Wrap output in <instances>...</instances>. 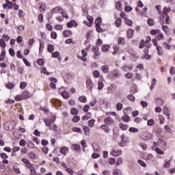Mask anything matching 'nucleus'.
Segmentation results:
<instances>
[{"instance_id":"1","label":"nucleus","mask_w":175,"mask_h":175,"mask_svg":"<svg viewBox=\"0 0 175 175\" xmlns=\"http://www.w3.org/2000/svg\"><path fill=\"white\" fill-rule=\"evenodd\" d=\"M29 98H32V94H30L29 92L24 90L21 94H18L15 96V100L20 102L24 100V99H29Z\"/></svg>"},{"instance_id":"2","label":"nucleus","mask_w":175,"mask_h":175,"mask_svg":"<svg viewBox=\"0 0 175 175\" xmlns=\"http://www.w3.org/2000/svg\"><path fill=\"white\" fill-rule=\"evenodd\" d=\"M172 9L170 8V7H164L163 9V18L165 17V24H167V25L170 24V16L167 13H170Z\"/></svg>"},{"instance_id":"3","label":"nucleus","mask_w":175,"mask_h":175,"mask_svg":"<svg viewBox=\"0 0 175 175\" xmlns=\"http://www.w3.org/2000/svg\"><path fill=\"white\" fill-rule=\"evenodd\" d=\"M92 51L94 54V56L93 57V58H94V59H98V57L100 55V52L99 51V47H98V46H93L92 47Z\"/></svg>"},{"instance_id":"4","label":"nucleus","mask_w":175,"mask_h":175,"mask_svg":"<svg viewBox=\"0 0 175 175\" xmlns=\"http://www.w3.org/2000/svg\"><path fill=\"white\" fill-rule=\"evenodd\" d=\"M44 122L45 123L46 126H50V125H52L55 122V116H51L50 119H44Z\"/></svg>"},{"instance_id":"5","label":"nucleus","mask_w":175,"mask_h":175,"mask_svg":"<svg viewBox=\"0 0 175 175\" xmlns=\"http://www.w3.org/2000/svg\"><path fill=\"white\" fill-rule=\"evenodd\" d=\"M63 10L62 7L57 6L51 10V14H62Z\"/></svg>"},{"instance_id":"6","label":"nucleus","mask_w":175,"mask_h":175,"mask_svg":"<svg viewBox=\"0 0 175 175\" xmlns=\"http://www.w3.org/2000/svg\"><path fill=\"white\" fill-rule=\"evenodd\" d=\"M61 14L62 16H59L55 17V20H57V21L62 23V21H64V18L66 19L69 18V16H68V14H66V12H64V10Z\"/></svg>"},{"instance_id":"7","label":"nucleus","mask_w":175,"mask_h":175,"mask_svg":"<svg viewBox=\"0 0 175 175\" xmlns=\"http://www.w3.org/2000/svg\"><path fill=\"white\" fill-rule=\"evenodd\" d=\"M51 103L54 105L56 107H61L62 106V101L57 98H52L51 99Z\"/></svg>"},{"instance_id":"8","label":"nucleus","mask_w":175,"mask_h":175,"mask_svg":"<svg viewBox=\"0 0 175 175\" xmlns=\"http://www.w3.org/2000/svg\"><path fill=\"white\" fill-rule=\"evenodd\" d=\"M4 128L6 131H13L14 129V124L13 122L9 121L5 124Z\"/></svg>"},{"instance_id":"9","label":"nucleus","mask_w":175,"mask_h":175,"mask_svg":"<svg viewBox=\"0 0 175 175\" xmlns=\"http://www.w3.org/2000/svg\"><path fill=\"white\" fill-rule=\"evenodd\" d=\"M121 142H122L118 144L119 147H124V146H125V144H126L129 141L128 140V138L125 137V135L123 134L121 135Z\"/></svg>"},{"instance_id":"10","label":"nucleus","mask_w":175,"mask_h":175,"mask_svg":"<svg viewBox=\"0 0 175 175\" xmlns=\"http://www.w3.org/2000/svg\"><path fill=\"white\" fill-rule=\"evenodd\" d=\"M81 54H82V56H79V55L77 56L79 59H81V61H83V62H87V57H85L88 55V53H87L85 50L83 49L81 51Z\"/></svg>"},{"instance_id":"11","label":"nucleus","mask_w":175,"mask_h":175,"mask_svg":"<svg viewBox=\"0 0 175 175\" xmlns=\"http://www.w3.org/2000/svg\"><path fill=\"white\" fill-rule=\"evenodd\" d=\"M59 94H60V95H62V98H64V99H69L70 94H69V92H68V91L66 90H64L62 92H61V89L59 90Z\"/></svg>"},{"instance_id":"12","label":"nucleus","mask_w":175,"mask_h":175,"mask_svg":"<svg viewBox=\"0 0 175 175\" xmlns=\"http://www.w3.org/2000/svg\"><path fill=\"white\" fill-rule=\"evenodd\" d=\"M86 86L88 90L92 91V89L94 88V82H92V79H88L86 80Z\"/></svg>"},{"instance_id":"13","label":"nucleus","mask_w":175,"mask_h":175,"mask_svg":"<svg viewBox=\"0 0 175 175\" xmlns=\"http://www.w3.org/2000/svg\"><path fill=\"white\" fill-rule=\"evenodd\" d=\"M104 122L105 125H113L114 124V120L111 117H106L104 119Z\"/></svg>"},{"instance_id":"14","label":"nucleus","mask_w":175,"mask_h":175,"mask_svg":"<svg viewBox=\"0 0 175 175\" xmlns=\"http://www.w3.org/2000/svg\"><path fill=\"white\" fill-rule=\"evenodd\" d=\"M142 139L143 140H150V139H152V134L150 133H144L142 135Z\"/></svg>"},{"instance_id":"15","label":"nucleus","mask_w":175,"mask_h":175,"mask_svg":"<svg viewBox=\"0 0 175 175\" xmlns=\"http://www.w3.org/2000/svg\"><path fill=\"white\" fill-rule=\"evenodd\" d=\"M77 25H79V24H77V22H76L75 20H71L66 24V27H68V28H73V27H76Z\"/></svg>"},{"instance_id":"16","label":"nucleus","mask_w":175,"mask_h":175,"mask_svg":"<svg viewBox=\"0 0 175 175\" xmlns=\"http://www.w3.org/2000/svg\"><path fill=\"white\" fill-rule=\"evenodd\" d=\"M92 73L94 79L98 78L100 80H103V76L100 75V72L98 70H94Z\"/></svg>"},{"instance_id":"17","label":"nucleus","mask_w":175,"mask_h":175,"mask_svg":"<svg viewBox=\"0 0 175 175\" xmlns=\"http://www.w3.org/2000/svg\"><path fill=\"white\" fill-rule=\"evenodd\" d=\"M163 114H165V116H167V120H170V111L169 110V108L167 107V106H165L163 107Z\"/></svg>"},{"instance_id":"18","label":"nucleus","mask_w":175,"mask_h":175,"mask_svg":"<svg viewBox=\"0 0 175 175\" xmlns=\"http://www.w3.org/2000/svg\"><path fill=\"white\" fill-rule=\"evenodd\" d=\"M133 35H135V30L132 29H129L126 31V36L129 39H132L133 38Z\"/></svg>"},{"instance_id":"19","label":"nucleus","mask_w":175,"mask_h":175,"mask_svg":"<svg viewBox=\"0 0 175 175\" xmlns=\"http://www.w3.org/2000/svg\"><path fill=\"white\" fill-rule=\"evenodd\" d=\"M83 129L86 136H90V135H91V129H90V127H88V126H83Z\"/></svg>"},{"instance_id":"20","label":"nucleus","mask_w":175,"mask_h":175,"mask_svg":"<svg viewBox=\"0 0 175 175\" xmlns=\"http://www.w3.org/2000/svg\"><path fill=\"white\" fill-rule=\"evenodd\" d=\"M122 154V150H112L111 152V154L112 157H118V155H121Z\"/></svg>"},{"instance_id":"21","label":"nucleus","mask_w":175,"mask_h":175,"mask_svg":"<svg viewBox=\"0 0 175 175\" xmlns=\"http://www.w3.org/2000/svg\"><path fill=\"white\" fill-rule=\"evenodd\" d=\"M115 25L117 28H120L121 25H122V19H121V18H116Z\"/></svg>"},{"instance_id":"22","label":"nucleus","mask_w":175,"mask_h":175,"mask_svg":"<svg viewBox=\"0 0 175 175\" xmlns=\"http://www.w3.org/2000/svg\"><path fill=\"white\" fill-rule=\"evenodd\" d=\"M21 162H23V163H24L25 165V167H27L32 164L31 163V161H29V160H28V159H25V158H22Z\"/></svg>"},{"instance_id":"23","label":"nucleus","mask_w":175,"mask_h":175,"mask_svg":"<svg viewBox=\"0 0 175 175\" xmlns=\"http://www.w3.org/2000/svg\"><path fill=\"white\" fill-rule=\"evenodd\" d=\"M102 80L103 81H105V79L103 78V79H100L98 81V90H101L103 89V88L105 87V84L103 83V81H102Z\"/></svg>"},{"instance_id":"24","label":"nucleus","mask_w":175,"mask_h":175,"mask_svg":"<svg viewBox=\"0 0 175 175\" xmlns=\"http://www.w3.org/2000/svg\"><path fill=\"white\" fill-rule=\"evenodd\" d=\"M62 35L64 38H69L72 36V31L65 30L64 31H63Z\"/></svg>"},{"instance_id":"25","label":"nucleus","mask_w":175,"mask_h":175,"mask_svg":"<svg viewBox=\"0 0 175 175\" xmlns=\"http://www.w3.org/2000/svg\"><path fill=\"white\" fill-rule=\"evenodd\" d=\"M109 50H110V45L109 44H104L101 47V51H103V53H107Z\"/></svg>"},{"instance_id":"26","label":"nucleus","mask_w":175,"mask_h":175,"mask_svg":"<svg viewBox=\"0 0 175 175\" xmlns=\"http://www.w3.org/2000/svg\"><path fill=\"white\" fill-rule=\"evenodd\" d=\"M117 42H118V44H121V46H124V44L126 43V41L122 37H119L117 40Z\"/></svg>"},{"instance_id":"27","label":"nucleus","mask_w":175,"mask_h":175,"mask_svg":"<svg viewBox=\"0 0 175 175\" xmlns=\"http://www.w3.org/2000/svg\"><path fill=\"white\" fill-rule=\"evenodd\" d=\"M100 129H103L105 133H109L110 132V128L106 124H103L100 126Z\"/></svg>"},{"instance_id":"28","label":"nucleus","mask_w":175,"mask_h":175,"mask_svg":"<svg viewBox=\"0 0 175 175\" xmlns=\"http://www.w3.org/2000/svg\"><path fill=\"white\" fill-rule=\"evenodd\" d=\"M60 152L64 155H66V154L69 152V148H68V147L63 146L62 148H60Z\"/></svg>"},{"instance_id":"29","label":"nucleus","mask_w":175,"mask_h":175,"mask_svg":"<svg viewBox=\"0 0 175 175\" xmlns=\"http://www.w3.org/2000/svg\"><path fill=\"white\" fill-rule=\"evenodd\" d=\"M13 170L14 172V173H16V174H21V171L20 170V167L17 165H14L13 166Z\"/></svg>"},{"instance_id":"30","label":"nucleus","mask_w":175,"mask_h":175,"mask_svg":"<svg viewBox=\"0 0 175 175\" xmlns=\"http://www.w3.org/2000/svg\"><path fill=\"white\" fill-rule=\"evenodd\" d=\"M116 8L119 12L122 10V3L120 1H118L116 3Z\"/></svg>"},{"instance_id":"31","label":"nucleus","mask_w":175,"mask_h":175,"mask_svg":"<svg viewBox=\"0 0 175 175\" xmlns=\"http://www.w3.org/2000/svg\"><path fill=\"white\" fill-rule=\"evenodd\" d=\"M96 29L98 33H100V32H105V31H106V29H103L102 27H100V25H98V23L96 24Z\"/></svg>"},{"instance_id":"32","label":"nucleus","mask_w":175,"mask_h":175,"mask_svg":"<svg viewBox=\"0 0 175 175\" xmlns=\"http://www.w3.org/2000/svg\"><path fill=\"white\" fill-rule=\"evenodd\" d=\"M154 103L157 105V106H163V100L161 98H156L154 100Z\"/></svg>"},{"instance_id":"33","label":"nucleus","mask_w":175,"mask_h":175,"mask_svg":"<svg viewBox=\"0 0 175 175\" xmlns=\"http://www.w3.org/2000/svg\"><path fill=\"white\" fill-rule=\"evenodd\" d=\"M70 114H72V116H77V114H79V109L75 107L71 108Z\"/></svg>"},{"instance_id":"34","label":"nucleus","mask_w":175,"mask_h":175,"mask_svg":"<svg viewBox=\"0 0 175 175\" xmlns=\"http://www.w3.org/2000/svg\"><path fill=\"white\" fill-rule=\"evenodd\" d=\"M147 24L149 25V27H154V25H155V21L154 19L150 18L147 20Z\"/></svg>"},{"instance_id":"35","label":"nucleus","mask_w":175,"mask_h":175,"mask_svg":"<svg viewBox=\"0 0 175 175\" xmlns=\"http://www.w3.org/2000/svg\"><path fill=\"white\" fill-rule=\"evenodd\" d=\"M122 120L124 121V122H129V121H131V117H129L128 115H124L122 117Z\"/></svg>"},{"instance_id":"36","label":"nucleus","mask_w":175,"mask_h":175,"mask_svg":"<svg viewBox=\"0 0 175 175\" xmlns=\"http://www.w3.org/2000/svg\"><path fill=\"white\" fill-rule=\"evenodd\" d=\"M79 100L81 103H87V97L85 96H80L79 97Z\"/></svg>"},{"instance_id":"37","label":"nucleus","mask_w":175,"mask_h":175,"mask_svg":"<svg viewBox=\"0 0 175 175\" xmlns=\"http://www.w3.org/2000/svg\"><path fill=\"white\" fill-rule=\"evenodd\" d=\"M163 49L162 48V46H157V54L159 55H163Z\"/></svg>"},{"instance_id":"38","label":"nucleus","mask_w":175,"mask_h":175,"mask_svg":"<svg viewBox=\"0 0 175 175\" xmlns=\"http://www.w3.org/2000/svg\"><path fill=\"white\" fill-rule=\"evenodd\" d=\"M155 38L157 40H162V39H163V34L161 33V31H159L157 33Z\"/></svg>"},{"instance_id":"39","label":"nucleus","mask_w":175,"mask_h":175,"mask_svg":"<svg viewBox=\"0 0 175 175\" xmlns=\"http://www.w3.org/2000/svg\"><path fill=\"white\" fill-rule=\"evenodd\" d=\"M80 145L77 144H74L72 145L71 148L72 150H74L75 151H79L80 150Z\"/></svg>"},{"instance_id":"40","label":"nucleus","mask_w":175,"mask_h":175,"mask_svg":"<svg viewBox=\"0 0 175 175\" xmlns=\"http://www.w3.org/2000/svg\"><path fill=\"white\" fill-rule=\"evenodd\" d=\"M101 70L103 72V73H109V70H110V69L107 66H102Z\"/></svg>"},{"instance_id":"41","label":"nucleus","mask_w":175,"mask_h":175,"mask_svg":"<svg viewBox=\"0 0 175 175\" xmlns=\"http://www.w3.org/2000/svg\"><path fill=\"white\" fill-rule=\"evenodd\" d=\"M46 9H47V8L46 7V4L42 3L40 6V13H44V12H46Z\"/></svg>"},{"instance_id":"42","label":"nucleus","mask_w":175,"mask_h":175,"mask_svg":"<svg viewBox=\"0 0 175 175\" xmlns=\"http://www.w3.org/2000/svg\"><path fill=\"white\" fill-rule=\"evenodd\" d=\"M113 175H122V173L121 172V170L120 169H114L112 172Z\"/></svg>"},{"instance_id":"43","label":"nucleus","mask_w":175,"mask_h":175,"mask_svg":"<svg viewBox=\"0 0 175 175\" xmlns=\"http://www.w3.org/2000/svg\"><path fill=\"white\" fill-rule=\"evenodd\" d=\"M41 73H43V75H46V76H50V75H51V72H49L47 71V69L45 68V67H43L42 69H41Z\"/></svg>"},{"instance_id":"44","label":"nucleus","mask_w":175,"mask_h":175,"mask_svg":"<svg viewBox=\"0 0 175 175\" xmlns=\"http://www.w3.org/2000/svg\"><path fill=\"white\" fill-rule=\"evenodd\" d=\"M113 51L112 52L113 55H116V54H118V52L120 51V47L117 46H113Z\"/></svg>"},{"instance_id":"45","label":"nucleus","mask_w":175,"mask_h":175,"mask_svg":"<svg viewBox=\"0 0 175 175\" xmlns=\"http://www.w3.org/2000/svg\"><path fill=\"white\" fill-rule=\"evenodd\" d=\"M124 23L126 24V25H129V27H132V25H133V21L128 18L124 20Z\"/></svg>"},{"instance_id":"46","label":"nucleus","mask_w":175,"mask_h":175,"mask_svg":"<svg viewBox=\"0 0 175 175\" xmlns=\"http://www.w3.org/2000/svg\"><path fill=\"white\" fill-rule=\"evenodd\" d=\"M147 125L148 126H154V125H155V121L154 119L148 120L147 122Z\"/></svg>"},{"instance_id":"47","label":"nucleus","mask_w":175,"mask_h":175,"mask_svg":"<svg viewBox=\"0 0 175 175\" xmlns=\"http://www.w3.org/2000/svg\"><path fill=\"white\" fill-rule=\"evenodd\" d=\"M49 126L50 131H57V128H58V126L55 124H50V126Z\"/></svg>"},{"instance_id":"48","label":"nucleus","mask_w":175,"mask_h":175,"mask_svg":"<svg viewBox=\"0 0 175 175\" xmlns=\"http://www.w3.org/2000/svg\"><path fill=\"white\" fill-rule=\"evenodd\" d=\"M122 109H124V105H122V103H118L116 105V110H118V111H121Z\"/></svg>"},{"instance_id":"49","label":"nucleus","mask_w":175,"mask_h":175,"mask_svg":"<svg viewBox=\"0 0 175 175\" xmlns=\"http://www.w3.org/2000/svg\"><path fill=\"white\" fill-rule=\"evenodd\" d=\"M54 49H55L54 45H53L51 44H48V48H47L48 53H53Z\"/></svg>"},{"instance_id":"50","label":"nucleus","mask_w":175,"mask_h":175,"mask_svg":"<svg viewBox=\"0 0 175 175\" xmlns=\"http://www.w3.org/2000/svg\"><path fill=\"white\" fill-rule=\"evenodd\" d=\"M54 29L56 31H62V29H64V26L62 25H55Z\"/></svg>"},{"instance_id":"51","label":"nucleus","mask_w":175,"mask_h":175,"mask_svg":"<svg viewBox=\"0 0 175 175\" xmlns=\"http://www.w3.org/2000/svg\"><path fill=\"white\" fill-rule=\"evenodd\" d=\"M119 126L122 131H126V129H128V125L123 123H120Z\"/></svg>"},{"instance_id":"52","label":"nucleus","mask_w":175,"mask_h":175,"mask_svg":"<svg viewBox=\"0 0 175 175\" xmlns=\"http://www.w3.org/2000/svg\"><path fill=\"white\" fill-rule=\"evenodd\" d=\"M95 125V120L91 119L88 121V126L90 128H94V126Z\"/></svg>"},{"instance_id":"53","label":"nucleus","mask_w":175,"mask_h":175,"mask_svg":"<svg viewBox=\"0 0 175 175\" xmlns=\"http://www.w3.org/2000/svg\"><path fill=\"white\" fill-rule=\"evenodd\" d=\"M19 146H21V147H25V146H27V141L24 139H20Z\"/></svg>"},{"instance_id":"54","label":"nucleus","mask_w":175,"mask_h":175,"mask_svg":"<svg viewBox=\"0 0 175 175\" xmlns=\"http://www.w3.org/2000/svg\"><path fill=\"white\" fill-rule=\"evenodd\" d=\"M129 131V132H131L132 133H137V132H139V129H137L135 127H130Z\"/></svg>"},{"instance_id":"55","label":"nucleus","mask_w":175,"mask_h":175,"mask_svg":"<svg viewBox=\"0 0 175 175\" xmlns=\"http://www.w3.org/2000/svg\"><path fill=\"white\" fill-rule=\"evenodd\" d=\"M72 122H79L80 121V116H74L72 119Z\"/></svg>"},{"instance_id":"56","label":"nucleus","mask_w":175,"mask_h":175,"mask_svg":"<svg viewBox=\"0 0 175 175\" xmlns=\"http://www.w3.org/2000/svg\"><path fill=\"white\" fill-rule=\"evenodd\" d=\"M5 3H8L9 10L13 9V3L12 1L9 0H5Z\"/></svg>"},{"instance_id":"57","label":"nucleus","mask_w":175,"mask_h":175,"mask_svg":"<svg viewBox=\"0 0 175 175\" xmlns=\"http://www.w3.org/2000/svg\"><path fill=\"white\" fill-rule=\"evenodd\" d=\"M142 59H151V55L150 54H144L141 57Z\"/></svg>"},{"instance_id":"58","label":"nucleus","mask_w":175,"mask_h":175,"mask_svg":"<svg viewBox=\"0 0 175 175\" xmlns=\"http://www.w3.org/2000/svg\"><path fill=\"white\" fill-rule=\"evenodd\" d=\"M146 46V41L144 40H141L139 45V49H144Z\"/></svg>"},{"instance_id":"59","label":"nucleus","mask_w":175,"mask_h":175,"mask_svg":"<svg viewBox=\"0 0 175 175\" xmlns=\"http://www.w3.org/2000/svg\"><path fill=\"white\" fill-rule=\"evenodd\" d=\"M72 131L73 132H77V133H83V131L79 127H73Z\"/></svg>"},{"instance_id":"60","label":"nucleus","mask_w":175,"mask_h":175,"mask_svg":"<svg viewBox=\"0 0 175 175\" xmlns=\"http://www.w3.org/2000/svg\"><path fill=\"white\" fill-rule=\"evenodd\" d=\"M132 68H133L132 66H126V65H125V66H123L122 67V69L123 70H124L125 72H126L127 69H129V70H132Z\"/></svg>"},{"instance_id":"61","label":"nucleus","mask_w":175,"mask_h":175,"mask_svg":"<svg viewBox=\"0 0 175 175\" xmlns=\"http://www.w3.org/2000/svg\"><path fill=\"white\" fill-rule=\"evenodd\" d=\"M157 84V79L154 78L152 80V84H151V86H150V90H154V88L155 87V85Z\"/></svg>"},{"instance_id":"62","label":"nucleus","mask_w":175,"mask_h":175,"mask_svg":"<svg viewBox=\"0 0 175 175\" xmlns=\"http://www.w3.org/2000/svg\"><path fill=\"white\" fill-rule=\"evenodd\" d=\"M25 15V14L24 13V11L23 10H18V16L19 18L24 17Z\"/></svg>"},{"instance_id":"63","label":"nucleus","mask_w":175,"mask_h":175,"mask_svg":"<svg viewBox=\"0 0 175 175\" xmlns=\"http://www.w3.org/2000/svg\"><path fill=\"white\" fill-rule=\"evenodd\" d=\"M127 99H129V100H131V102H135V96L132 95V94H129L126 96Z\"/></svg>"},{"instance_id":"64","label":"nucleus","mask_w":175,"mask_h":175,"mask_svg":"<svg viewBox=\"0 0 175 175\" xmlns=\"http://www.w3.org/2000/svg\"><path fill=\"white\" fill-rule=\"evenodd\" d=\"M57 32L52 31L51 33V39H57Z\"/></svg>"}]
</instances>
